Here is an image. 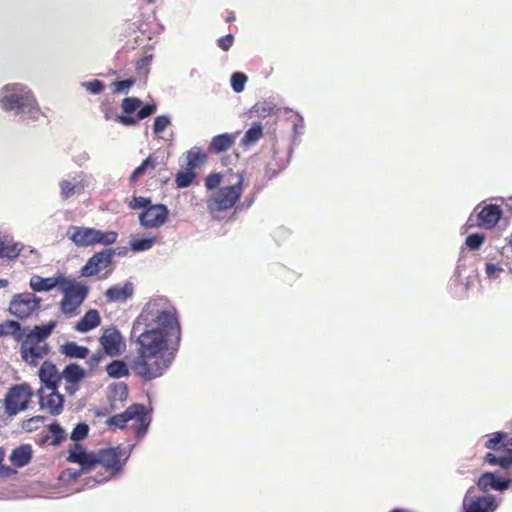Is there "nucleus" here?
Listing matches in <instances>:
<instances>
[{
    "instance_id": "obj_1",
    "label": "nucleus",
    "mask_w": 512,
    "mask_h": 512,
    "mask_svg": "<svg viewBox=\"0 0 512 512\" xmlns=\"http://www.w3.org/2000/svg\"><path fill=\"white\" fill-rule=\"evenodd\" d=\"M136 356L132 370L145 380L160 377L172 364L180 339L175 308L163 298L151 299L132 327Z\"/></svg>"
},
{
    "instance_id": "obj_2",
    "label": "nucleus",
    "mask_w": 512,
    "mask_h": 512,
    "mask_svg": "<svg viewBox=\"0 0 512 512\" xmlns=\"http://www.w3.org/2000/svg\"><path fill=\"white\" fill-rule=\"evenodd\" d=\"M244 176L242 171L231 169L212 173L205 179V187L210 191L207 207L211 213L231 209L243 193Z\"/></svg>"
},
{
    "instance_id": "obj_3",
    "label": "nucleus",
    "mask_w": 512,
    "mask_h": 512,
    "mask_svg": "<svg viewBox=\"0 0 512 512\" xmlns=\"http://www.w3.org/2000/svg\"><path fill=\"white\" fill-rule=\"evenodd\" d=\"M69 239L77 246L87 247L95 244L110 245L116 242L118 234L114 231H101L95 228L71 226L67 231Z\"/></svg>"
},
{
    "instance_id": "obj_4",
    "label": "nucleus",
    "mask_w": 512,
    "mask_h": 512,
    "mask_svg": "<svg viewBox=\"0 0 512 512\" xmlns=\"http://www.w3.org/2000/svg\"><path fill=\"white\" fill-rule=\"evenodd\" d=\"M130 420H135L136 432L143 436L150 424V417L141 404H133L129 406L123 413L114 415L107 419L106 424L109 427L122 429Z\"/></svg>"
},
{
    "instance_id": "obj_5",
    "label": "nucleus",
    "mask_w": 512,
    "mask_h": 512,
    "mask_svg": "<svg viewBox=\"0 0 512 512\" xmlns=\"http://www.w3.org/2000/svg\"><path fill=\"white\" fill-rule=\"evenodd\" d=\"M126 460L127 457L121 459L119 451L114 448L102 450L97 455H94L91 471L100 472L102 469H105L106 473V475L95 481L102 482L119 473Z\"/></svg>"
},
{
    "instance_id": "obj_6",
    "label": "nucleus",
    "mask_w": 512,
    "mask_h": 512,
    "mask_svg": "<svg viewBox=\"0 0 512 512\" xmlns=\"http://www.w3.org/2000/svg\"><path fill=\"white\" fill-rule=\"evenodd\" d=\"M63 298L61 311L66 315H74L88 294V288L80 282L66 281L62 287Z\"/></svg>"
},
{
    "instance_id": "obj_7",
    "label": "nucleus",
    "mask_w": 512,
    "mask_h": 512,
    "mask_svg": "<svg viewBox=\"0 0 512 512\" xmlns=\"http://www.w3.org/2000/svg\"><path fill=\"white\" fill-rule=\"evenodd\" d=\"M12 335L17 342L21 343L22 358L29 362V357L32 358V330L28 328H21L20 324L16 321L7 320L0 324V337Z\"/></svg>"
},
{
    "instance_id": "obj_8",
    "label": "nucleus",
    "mask_w": 512,
    "mask_h": 512,
    "mask_svg": "<svg viewBox=\"0 0 512 512\" xmlns=\"http://www.w3.org/2000/svg\"><path fill=\"white\" fill-rule=\"evenodd\" d=\"M0 105L5 111L21 110L29 101V90L20 84H9L2 88Z\"/></svg>"
},
{
    "instance_id": "obj_9",
    "label": "nucleus",
    "mask_w": 512,
    "mask_h": 512,
    "mask_svg": "<svg viewBox=\"0 0 512 512\" xmlns=\"http://www.w3.org/2000/svg\"><path fill=\"white\" fill-rule=\"evenodd\" d=\"M28 385H16L12 387L5 397V410L9 415H15L27 407L30 396Z\"/></svg>"
},
{
    "instance_id": "obj_10",
    "label": "nucleus",
    "mask_w": 512,
    "mask_h": 512,
    "mask_svg": "<svg viewBox=\"0 0 512 512\" xmlns=\"http://www.w3.org/2000/svg\"><path fill=\"white\" fill-rule=\"evenodd\" d=\"M40 408L52 415L59 414L63 407V398L54 386H41L38 390Z\"/></svg>"
},
{
    "instance_id": "obj_11",
    "label": "nucleus",
    "mask_w": 512,
    "mask_h": 512,
    "mask_svg": "<svg viewBox=\"0 0 512 512\" xmlns=\"http://www.w3.org/2000/svg\"><path fill=\"white\" fill-rule=\"evenodd\" d=\"M87 186V180L83 173L69 175L59 182L60 197L64 200L80 196Z\"/></svg>"
},
{
    "instance_id": "obj_12",
    "label": "nucleus",
    "mask_w": 512,
    "mask_h": 512,
    "mask_svg": "<svg viewBox=\"0 0 512 512\" xmlns=\"http://www.w3.org/2000/svg\"><path fill=\"white\" fill-rule=\"evenodd\" d=\"M167 218L168 209L161 204L150 205L139 215L140 224L148 229L162 226Z\"/></svg>"
},
{
    "instance_id": "obj_13",
    "label": "nucleus",
    "mask_w": 512,
    "mask_h": 512,
    "mask_svg": "<svg viewBox=\"0 0 512 512\" xmlns=\"http://www.w3.org/2000/svg\"><path fill=\"white\" fill-rule=\"evenodd\" d=\"M100 344L109 356H118L126 348L121 333L115 327H109L103 331L100 337Z\"/></svg>"
},
{
    "instance_id": "obj_14",
    "label": "nucleus",
    "mask_w": 512,
    "mask_h": 512,
    "mask_svg": "<svg viewBox=\"0 0 512 512\" xmlns=\"http://www.w3.org/2000/svg\"><path fill=\"white\" fill-rule=\"evenodd\" d=\"M498 503L493 495H486L478 498L465 496L463 501L464 512H494Z\"/></svg>"
},
{
    "instance_id": "obj_15",
    "label": "nucleus",
    "mask_w": 512,
    "mask_h": 512,
    "mask_svg": "<svg viewBox=\"0 0 512 512\" xmlns=\"http://www.w3.org/2000/svg\"><path fill=\"white\" fill-rule=\"evenodd\" d=\"M112 251L104 250L94 254L82 268V274L85 276H93L98 274L109 266L112 259Z\"/></svg>"
},
{
    "instance_id": "obj_16",
    "label": "nucleus",
    "mask_w": 512,
    "mask_h": 512,
    "mask_svg": "<svg viewBox=\"0 0 512 512\" xmlns=\"http://www.w3.org/2000/svg\"><path fill=\"white\" fill-rule=\"evenodd\" d=\"M11 314L19 319H25L32 314V294L22 293L14 297L9 306Z\"/></svg>"
},
{
    "instance_id": "obj_17",
    "label": "nucleus",
    "mask_w": 512,
    "mask_h": 512,
    "mask_svg": "<svg viewBox=\"0 0 512 512\" xmlns=\"http://www.w3.org/2000/svg\"><path fill=\"white\" fill-rule=\"evenodd\" d=\"M502 215V210L497 204H487L478 213L479 226L485 229L494 228Z\"/></svg>"
},
{
    "instance_id": "obj_18",
    "label": "nucleus",
    "mask_w": 512,
    "mask_h": 512,
    "mask_svg": "<svg viewBox=\"0 0 512 512\" xmlns=\"http://www.w3.org/2000/svg\"><path fill=\"white\" fill-rule=\"evenodd\" d=\"M512 484V479H501L496 477L494 473L486 472L484 473L477 482L478 487L487 491L488 489H494L497 491H504L510 487Z\"/></svg>"
},
{
    "instance_id": "obj_19",
    "label": "nucleus",
    "mask_w": 512,
    "mask_h": 512,
    "mask_svg": "<svg viewBox=\"0 0 512 512\" xmlns=\"http://www.w3.org/2000/svg\"><path fill=\"white\" fill-rule=\"evenodd\" d=\"M128 397L126 384L119 382L108 386L107 398L110 402L111 410L120 408Z\"/></svg>"
},
{
    "instance_id": "obj_20",
    "label": "nucleus",
    "mask_w": 512,
    "mask_h": 512,
    "mask_svg": "<svg viewBox=\"0 0 512 512\" xmlns=\"http://www.w3.org/2000/svg\"><path fill=\"white\" fill-rule=\"evenodd\" d=\"M67 280L61 273L51 277H41L34 275V292L51 291L57 286L63 287Z\"/></svg>"
},
{
    "instance_id": "obj_21",
    "label": "nucleus",
    "mask_w": 512,
    "mask_h": 512,
    "mask_svg": "<svg viewBox=\"0 0 512 512\" xmlns=\"http://www.w3.org/2000/svg\"><path fill=\"white\" fill-rule=\"evenodd\" d=\"M133 291V284L131 282H125L123 284H117L107 289L105 292V297L108 301L111 302L125 301L132 296Z\"/></svg>"
},
{
    "instance_id": "obj_22",
    "label": "nucleus",
    "mask_w": 512,
    "mask_h": 512,
    "mask_svg": "<svg viewBox=\"0 0 512 512\" xmlns=\"http://www.w3.org/2000/svg\"><path fill=\"white\" fill-rule=\"evenodd\" d=\"M94 455L87 454L84 449L78 445L72 448L69 452L68 460L70 462L78 463L82 471H91Z\"/></svg>"
},
{
    "instance_id": "obj_23",
    "label": "nucleus",
    "mask_w": 512,
    "mask_h": 512,
    "mask_svg": "<svg viewBox=\"0 0 512 512\" xmlns=\"http://www.w3.org/2000/svg\"><path fill=\"white\" fill-rule=\"evenodd\" d=\"M505 449L508 453L507 455H502L501 452H498V455L488 453L485 456L486 462L491 465H499L503 469L512 466V438L505 442Z\"/></svg>"
},
{
    "instance_id": "obj_24",
    "label": "nucleus",
    "mask_w": 512,
    "mask_h": 512,
    "mask_svg": "<svg viewBox=\"0 0 512 512\" xmlns=\"http://www.w3.org/2000/svg\"><path fill=\"white\" fill-rule=\"evenodd\" d=\"M39 378L42 386H54L56 387L60 376L54 364L51 362H44L39 369Z\"/></svg>"
},
{
    "instance_id": "obj_25",
    "label": "nucleus",
    "mask_w": 512,
    "mask_h": 512,
    "mask_svg": "<svg viewBox=\"0 0 512 512\" xmlns=\"http://www.w3.org/2000/svg\"><path fill=\"white\" fill-rule=\"evenodd\" d=\"M185 163L189 169H196L204 165L207 161V155L200 147H192L185 154Z\"/></svg>"
},
{
    "instance_id": "obj_26",
    "label": "nucleus",
    "mask_w": 512,
    "mask_h": 512,
    "mask_svg": "<svg viewBox=\"0 0 512 512\" xmlns=\"http://www.w3.org/2000/svg\"><path fill=\"white\" fill-rule=\"evenodd\" d=\"M237 138L236 134H221L213 137L210 143V150L214 153H221L230 149Z\"/></svg>"
},
{
    "instance_id": "obj_27",
    "label": "nucleus",
    "mask_w": 512,
    "mask_h": 512,
    "mask_svg": "<svg viewBox=\"0 0 512 512\" xmlns=\"http://www.w3.org/2000/svg\"><path fill=\"white\" fill-rule=\"evenodd\" d=\"M100 324V316L97 310L91 309L76 324L75 329L79 332H88Z\"/></svg>"
},
{
    "instance_id": "obj_28",
    "label": "nucleus",
    "mask_w": 512,
    "mask_h": 512,
    "mask_svg": "<svg viewBox=\"0 0 512 512\" xmlns=\"http://www.w3.org/2000/svg\"><path fill=\"white\" fill-rule=\"evenodd\" d=\"M32 450L29 445H21L14 449L10 455V461L15 467H22L29 463Z\"/></svg>"
},
{
    "instance_id": "obj_29",
    "label": "nucleus",
    "mask_w": 512,
    "mask_h": 512,
    "mask_svg": "<svg viewBox=\"0 0 512 512\" xmlns=\"http://www.w3.org/2000/svg\"><path fill=\"white\" fill-rule=\"evenodd\" d=\"M62 435L63 430L58 425L50 424L46 433L44 434L43 432L41 435H39L40 442L41 444L56 446L60 443Z\"/></svg>"
},
{
    "instance_id": "obj_30",
    "label": "nucleus",
    "mask_w": 512,
    "mask_h": 512,
    "mask_svg": "<svg viewBox=\"0 0 512 512\" xmlns=\"http://www.w3.org/2000/svg\"><path fill=\"white\" fill-rule=\"evenodd\" d=\"M22 248L23 246L19 243H14L8 239H0V258H16Z\"/></svg>"
},
{
    "instance_id": "obj_31",
    "label": "nucleus",
    "mask_w": 512,
    "mask_h": 512,
    "mask_svg": "<svg viewBox=\"0 0 512 512\" xmlns=\"http://www.w3.org/2000/svg\"><path fill=\"white\" fill-rule=\"evenodd\" d=\"M62 377L67 382L78 383L85 377V371L77 364H70L63 370Z\"/></svg>"
},
{
    "instance_id": "obj_32",
    "label": "nucleus",
    "mask_w": 512,
    "mask_h": 512,
    "mask_svg": "<svg viewBox=\"0 0 512 512\" xmlns=\"http://www.w3.org/2000/svg\"><path fill=\"white\" fill-rule=\"evenodd\" d=\"M62 353L65 354L68 357L71 358H79L83 359L88 355L89 350L84 347L80 346L74 342L66 343L62 346Z\"/></svg>"
},
{
    "instance_id": "obj_33",
    "label": "nucleus",
    "mask_w": 512,
    "mask_h": 512,
    "mask_svg": "<svg viewBox=\"0 0 512 512\" xmlns=\"http://www.w3.org/2000/svg\"><path fill=\"white\" fill-rule=\"evenodd\" d=\"M156 158L153 156L147 157L131 174V181H135L140 176L144 175L148 171H153L156 168Z\"/></svg>"
},
{
    "instance_id": "obj_34",
    "label": "nucleus",
    "mask_w": 512,
    "mask_h": 512,
    "mask_svg": "<svg viewBox=\"0 0 512 512\" xmlns=\"http://www.w3.org/2000/svg\"><path fill=\"white\" fill-rule=\"evenodd\" d=\"M106 372L110 377L122 378L128 375V368L123 361L115 360L107 365Z\"/></svg>"
},
{
    "instance_id": "obj_35",
    "label": "nucleus",
    "mask_w": 512,
    "mask_h": 512,
    "mask_svg": "<svg viewBox=\"0 0 512 512\" xmlns=\"http://www.w3.org/2000/svg\"><path fill=\"white\" fill-rule=\"evenodd\" d=\"M56 325L57 322L55 320H50L47 324L34 326V340L41 341L46 339Z\"/></svg>"
},
{
    "instance_id": "obj_36",
    "label": "nucleus",
    "mask_w": 512,
    "mask_h": 512,
    "mask_svg": "<svg viewBox=\"0 0 512 512\" xmlns=\"http://www.w3.org/2000/svg\"><path fill=\"white\" fill-rule=\"evenodd\" d=\"M155 238L133 239L130 248L134 252L147 251L154 245Z\"/></svg>"
},
{
    "instance_id": "obj_37",
    "label": "nucleus",
    "mask_w": 512,
    "mask_h": 512,
    "mask_svg": "<svg viewBox=\"0 0 512 512\" xmlns=\"http://www.w3.org/2000/svg\"><path fill=\"white\" fill-rule=\"evenodd\" d=\"M503 436L504 435L499 432L492 434L486 442V447L497 452L506 451L505 443L502 442Z\"/></svg>"
},
{
    "instance_id": "obj_38",
    "label": "nucleus",
    "mask_w": 512,
    "mask_h": 512,
    "mask_svg": "<svg viewBox=\"0 0 512 512\" xmlns=\"http://www.w3.org/2000/svg\"><path fill=\"white\" fill-rule=\"evenodd\" d=\"M190 170L180 171L176 175L175 182L179 188H184L189 186L193 179L195 178V173Z\"/></svg>"
},
{
    "instance_id": "obj_39",
    "label": "nucleus",
    "mask_w": 512,
    "mask_h": 512,
    "mask_svg": "<svg viewBox=\"0 0 512 512\" xmlns=\"http://www.w3.org/2000/svg\"><path fill=\"white\" fill-rule=\"evenodd\" d=\"M247 82V76L242 72H235L231 77V86L236 93L244 90Z\"/></svg>"
},
{
    "instance_id": "obj_40",
    "label": "nucleus",
    "mask_w": 512,
    "mask_h": 512,
    "mask_svg": "<svg viewBox=\"0 0 512 512\" xmlns=\"http://www.w3.org/2000/svg\"><path fill=\"white\" fill-rule=\"evenodd\" d=\"M262 136V128L257 125L251 127L244 135L242 142L244 145L255 143Z\"/></svg>"
},
{
    "instance_id": "obj_41",
    "label": "nucleus",
    "mask_w": 512,
    "mask_h": 512,
    "mask_svg": "<svg viewBox=\"0 0 512 512\" xmlns=\"http://www.w3.org/2000/svg\"><path fill=\"white\" fill-rule=\"evenodd\" d=\"M171 124V119L167 115L157 116L154 119V123L152 125L153 132L155 134L162 133L169 125Z\"/></svg>"
},
{
    "instance_id": "obj_42",
    "label": "nucleus",
    "mask_w": 512,
    "mask_h": 512,
    "mask_svg": "<svg viewBox=\"0 0 512 512\" xmlns=\"http://www.w3.org/2000/svg\"><path fill=\"white\" fill-rule=\"evenodd\" d=\"M140 105L141 101L138 98L129 97L122 101L121 107L125 113L130 114L136 111Z\"/></svg>"
},
{
    "instance_id": "obj_43",
    "label": "nucleus",
    "mask_w": 512,
    "mask_h": 512,
    "mask_svg": "<svg viewBox=\"0 0 512 512\" xmlns=\"http://www.w3.org/2000/svg\"><path fill=\"white\" fill-rule=\"evenodd\" d=\"M484 242V236L482 234H471L466 238V245L472 249H478Z\"/></svg>"
},
{
    "instance_id": "obj_44",
    "label": "nucleus",
    "mask_w": 512,
    "mask_h": 512,
    "mask_svg": "<svg viewBox=\"0 0 512 512\" xmlns=\"http://www.w3.org/2000/svg\"><path fill=\"white\" fill-rule=\"evenodd\" d=\"M88 426L86 424H78L71 433V439L73 441H80L87 436Z\"/></svg>"
},
{
    "instance_id": "obj_45",
    "label": "nucleus",
    "mask_w": 512,
    "mask_h": 512,
    "mask_svg": "<svg viewBox=\"0 0 512 512\" xmlns=\"http://www.w3.org/2000/svg\"><path fill=\"white\" fill-rule=\"evenodd\" d=\"M134 84V80L128 79L123 81H117L112 83V86L114 87V90L119 93H126L131 88V86Z\"/></svg>"
},
{
    "instance_id": "obj_46",
    "label": "nucleus",
    "mask_w": 512,
    "mask_h": 512,
    "mask_svg": "<svg viewBox=\"0 0 512 512\" xmlns=\"http://www.w3.org/2000/svg\"><path fill=\"white\" fill-rule=\"evenodd\" d=\"M82 85L92 94H98L103 90V84L99 80L84 82Z\"/></svg>"
},
{
    "instance_id": "obj_47",
    "label": "nucleus",
    "mask_w": 512,
    "mask_h": 512,
    "mask_svg": "<svg viewBox=\"0 0 512 512\" xmlns=\"http://www.w3.org/2000/svg\"><path fill=\"white\" fill-rule=\"evenodd\" d=\"M149 203H150V199H149V198H145V197H134V198L129 202V207H130L131 209L147 208Z\"/></svg>"
},
{
    "instance_id": "obj_48",
    "label": "nucleus",
    "mask_w": 512,
    "mask_h": 512,
    "mask_svg": "<svg viewBox=\"0 0 512 512\" xmlns=\"http://www.w3.org/2000/svg\"><path fill=\"white\" fill-rule=\"evenodd\" d=\"M5 458V450L0 447V476H10L14 474L16 471L11 467L5 466L2 464Z\"/></svg>"
},
{
    "instance_id": "obj_49",
    "label": "nucleus",
    "mask_w": 512,
    "mask_h": 512,
    "mask_svg": "<svg viewBox=\"0 0 512 512\" xmlns=\"http://www.w3.org/2000/svg\"><path fill=\"white\" fill-rule=\"evenodd\" d=\"M155 111H156L155 104H147L139 110V112L137 114V118L139 120L144 119V118L150 116L151 114H153Z\"/></svg>"
},
{
    "instance_id": "obj_50",
    "label": "nucleus",
    "mask_w": 512,
    "mask_h": 512,
    "mask_svg": "<svg viewBox=\"0 0 512 512\" xmlns=\"http://www.w3.org/2000/svg\"><path fill=\"white\" fill-rule=\"evenodd\" d=\"M117 120L126 126H133L139 120L137 117L129 116V115H118Z\"/></svg>"
},
{
    "instance_id": "obj_51",
    "label": "nucleus",
    "mask_w": 512,
    "mask_h": 512,
    "mask_svg": "<svg viewBox=\"0 0 512 512\" xmlns=\"http://www.w3.org/2000/svg\"><path fill=\"white\" fill-rule=\"evenodd\" d=\"M219 46L224 50L227 51L233 44V36L231 34L226 35L223 38H220L218 40Z\"/></svg>"
},
{
    "instance_id": "obj_52",
    "label": "nucleus",
    "mask_w": 512,
    "mask_h": 512,
    "mask_svg": "<svg viewBox=\"0 0 512 512\" xmlns=\"http://www.w3.org/2000/svg\"><path fill=\"white\" fill-rule=\"evenodd\" d=\"M502 271V268L500 266H497L495 264H487L486 265V273L489 278H496L498 277V274Z\"/></svg>"
},
{
    "instance_id": "obj_53",
    "label": "nucleus",
    "mask_w": 512,
    "mask_h": 512,
    "mask_svg": "<svg viewBox=\"0 0 512 512\" xmlns=\"http://www.w3.org/2000/svg\"><path fill=\"white\" fill-rule=\"evenodd\" d=\"M257 111L261 114L269 113L271 111V107H265L264 105H257Z\"/></svg>"
},
{
    "instance_id": "obj_54",
    "label": "nucleus",
    "mask_w": 512,
    "mask_h": 512,
    "mask_svg": "<svg viewBox=\"0 0 512 512\" xmlns=\"http://www.w3.org/2000/svg\"><path fill=\"white\" fill-rule=\"evenodd\" d=\"M505 206L512 213V197L505 201Z\"/></svg>"
},
{
    "instance_id": "obj_55",
    "label": "nucleus",
    "mask_w": 512,
    "mask_h": 512,
    "mask_svg": "<svg viewBox=\"0 0 512 512\" xmlns=\"http://www.w3.org/2000/svg\"><path fill=\"white\" fill-rule=\"evenodd\" d=\"M8 285V281L5 279H0V288L5 287Z\"/></svg>"
},
{
    "instance_id": "obj_56",
    "label": "nucleus",
    "mask_w": 512,
    "mask_h": 512,
    "mask_svg": "<svg viewBox=\"0 0 512 512\" xmlns=\"http://www.w3.org/2000/svg\"><path fill=\"white\" fill-rule=\"evenodd\" d=\"M234 19H235V16L231 15V16H229V17L227 18V21H232V20H234Z\"/></svg>"
},
{
    "instance_id": "obj_57",
    "label": "nucleus",
    "mask_w": 512,
    "mask_h": 512,
    "mask_svg": "<svg viewBox=\"0 0 512 512\" xmlns=\"http://www.w3.org/2000/svg\"><path fill=\"white\" fill-rule=\"evenodd\" d=\"M31 421H32V419L27 420V421L25 422V423H26V425L28 426V425H29V423H30Z\"/></svg>"
},
{
    "instance_id": "obj_58",
    "label": "nucleus",
    "mask_w": 512,
    "mask_h": 512,
    "mask_svg": "<svg viewBox=\"0 0 512 512\" xmlns=\"http://www.w3.org/2000/svg\"><path fill=\"white\" fill-rule=\"evenodd\" d=\"M33 301H34V305L38 302L36 297L33 298Z\"/></svg>"
},
{
    "instance_id": "obj_59",
    "label": "nucleus",
    "mask_w": 512,
    "mask_h": 512,
    "mask_svg": "<svg viewBox=\"0 0 512 512\" xmlns=\"http://www.w3.org/2000/svg\"><path fill=\"white\" fill-rule=\"evenodd\" d=\"M149 3H152L154 0H147Z\"/></svg>"
}]
</instances>
